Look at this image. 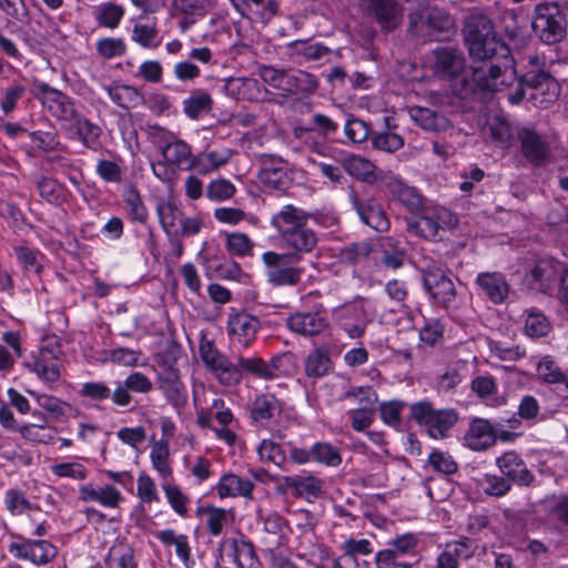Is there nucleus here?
I'll list each match as a JSON object with an SVG mask.
<instances>
[{"label": "nucleus", "instance_id": "obj_1", "mask_svg": "<svg viewBox=\"0 0 568 568\" xmlns=\"http://www.w3.org/2000/svg\"><path fill=\"white\" fill-rule=\"evenodd\" d=\"M463 37L469 55L489 64L473 69L471 77L463 79L464 99L484 102L493 92L501 91L516 79L515 61L509 47L498 37L491 19L483 12H470L463 22Z\"/></svg>", "mask_w": 568, "mask_h": 568}, {"label": "nucleus", "instance_id": "obj_2", "mask_svg": "<svg viewBox=\"0 0 568 568\" xmlns=\"http://www.w3.org/2000/svg\"><path fill=\"white\" fill-rule=\"evenodd\" d=\"M530 69L521 77L516 74L517 90L509 94L508 100L513 104H519L526 98V89L530 90L528 100L538 108H548L556 102L560 94V84L555 77L540 64L537 55L528 58Z\"/></svg>", "mask_w": 568, "mask_h": 568}, {"label": "nucleus", "instance_id": "obj_3", "mask_svg": "<svg viewBox=\"0 0 568 568\" xmlns=\"http://www.w3.org/2000/svg\"><path fill=\"white\" fill-rule=\"evenodd\" d=\"M532 30L547 43L560 42L567 33L566 16L556 2L539 3L535 8Z\"/></svg>", "mask_w": 568, "mask_h": 568}, {"label": "nucleus", "instance_id": "obj_4", "mask_svg": "<svg viewBox=\"0 0 568 568\" xmlns=\"http://www.w3.org/2000/svg\"><path fill=\"white\" fill-rule=\"evenodd\" d=\"M263 262L267 267V280L276 286H294L300 283L304 268L296 266L301 262L298 253L278 254L266 252Z\"/></svg>", "mask_w": 568, "mask_h": 568}, {"label": "nucleus", "instance_id": "obj_5", "mask_svg": "<svg viewBox=\"0 0 568 568\" xmlns=\"http://www.w3.org/2000/svg\"><path fill=\"white\" fill-rule=\"evenodd\" d=\"M412 417L418 425L425 426L430 437L442 439L457 423L458 414L454 409H434L429 402H419L410 406Z\"/></svg>", "mask_w": 568, "mask_h": 568}, {"label": "nucleus", "instance_id": "obj_6", "mask_svg": "<svg viewBox=\"0 0 568 568\" xmlns=\"http://www.w3.org/2000/svg\"><path fill=\"white\" fill-rule=\"evenodd\" d=\"M422 277L424 288L437 305L447 308L455 301L457 295L455 284L444 270L429 265L422 271Z\"/></svg>", "mask_w": 568, "mask_h": 568}, {"label": "nucleus", "instance_id": "obj_7", "mask_svg": "<svg viewBox=\"0 0 568 568\" xmlns=\"http://www.w3.org/2000/svg\"><path fill=\"white\" fill-rule=\"evenodd\" d=\"M517 139L520 142V151L524 158L535 166H544L551 156V149L546 139L530 129L517 131Z\"/></svg>", "mask_w": 568, "mask_h": 568}, {"label": "nucleus", "instance_id": "obj_8", "mask_svg": "<svg viewBox=\"0 0 568 568\" xmlns=\"http://www.w3.org/2000/svg\"><path fill=\"white\" fill-rule=\"evenodd\" d=\"M369 12L385 33L395 31L403 22V6L397 0H369Z\"/></svg>", "mask_w": 568, "mask_h": 568}, {"label": "nucleus", "instance_id": "obj_9", "mask_svg": "<svg viewBox=\"0 0 568 568\" xmlns=\"http://www.w3.org/2000/svg\"><path fill=\"white\" fill-rule=\"evenodd\" d=\"M466 446L471 450H485L496 444L497 427L488 419L475 418L465 435Z\"/></svg>", "mask_w": 568, "mask_h": 568}, {"label": "nucleus", "instance_id": "obj_10", "mask_svg": "<svg viewBox=\"0 0 568 568\" xmlns=\"http://www.w3.org/2000/svg\"><path fill=\"white\" fill-rule=\"evenodd\" d=\"M497 466L509 481L519 486L528 487L532 484L535 476L527 468L524 460L515 452H506L497 458Z\"/></svg>", "mask_w": 568, "mask_h": 568}, {"label": "nucleus", "instance_id": "obj_11", "mask_svg": "<svg viewBox=\"0 0 568 568\" xmlns=\"http://www.w3.org/2000/svg\"><path fill=\"white\" fill-rule=\"evenodd\" d=\"M435 72L442 77L454 78L464 70L465 58L463 52L453 47H443L434 51Z\"/></svg>", "mask_w": 568, "mask_h": 568}, {"label": "nucleus", "instance_id": "obj_12", "mask_svg": "<svg viewBox=\"0 0 568 568\" xmlns=\"http://www.w3.org/2000/svg\"><path fill=\"white\" fill-rule=\"evenodd\" d=\"M328 325L323 312L295 313L287 318V327L303 336H314Z\"/></svg>", "mask_w": 568, "mask_h": 568}, {"label": "nucleus", "instance_id": "obj_13", "mask_svg": "<svg viewBox=\"0 0 568 568\" xmlns=\"http://www.w3.org/2000/svg\"><path fill=\"white\" fill-rule=\"evenodd\" d=\"M352 202L361 220L377 232L388 230V219L379 204L368 201L362 202L355 192L352 193Z\"/></svg>", "mask_w": 568, "mask_h": 568}, {"label": "nucleus", "instance_id": "obj_14", "mask_svg": "<svg viewBox=\"0 0 568 568\" xmlns=\"http://www.w3.org/2000/svg\"><path fill=\"white\" fill-rule=\"evenodd\" d=\"M318 85V79L310 72L303 70L288 71L284 95L307 98L317 91Z\"/></svg>", "mask_w": 568, "mask_h": 568}, {"label": "nucleus", "instance_id": "obj_15", "mask_svg": "<svg viewBox=\"0 0 568 568\" xmlns=\"http://www.w3.org/2000/svg\"><path fill=\"white\" fill-rule=\"evenodd\" d=\"M428 38L444 40L455 30L454 18L444 9L427 7Z\"/></svg>", "mask_w": 568, "mask_h": 568}, {"label": "nucleus", "instance_id": "obj_16", "mask_svg": "<svg viewBox=\"0 0 568 568\" xmlns=\"http://www.w3.org/2000/svg\"><path fill=\"white\" fill-rule=\"evenodd\" d=\"M476 284L495 304L503 303L509 293V285L505 277L498 273H480Z\"/></svg>", "mask_w": 568, "mask_h": 568}, {"label": "nucleus", "instance_id": "obj_17", "mask_svg": "<svg viewBox=\"0 0 568 568\" xmlns=\"http://www.w3.org/2000/svg\"><path fill=\"white\" fill-rule=\"evenodd\" d=\"M282 240L287 246L294 248V253H298L301 257L303 253L312 252L317 245L316 234L306 225L300 229H284Z\"/></svg>", "mask_w": 568, "mask_h": 568}, {"label": "nucleus", "instance_id": "obj_18", "mask_svg": "<svg viewBox=\"0 0 568 568\" xmlns=\"http://www.w3.org/2000/svg\"><path fill=\"white\" fill-rule=\"evenodd\" d=\"M158 382L160 389L173 406L179 407L185 403L179 371L173 368L172 365H170L163 374L159 375Z\"/></svg>", "mask_w": 568, "mask_h": 568}, {"label": "nucleus", "instance_id": "obj_19", "mask_svg": "<svg viewBox=\"0 0 568 568\" xmlns=\"http://www.w3.org/2000/svg\"><path fill=\"white\" fill-rule=\"evenodd\" d=\"M227 325L230 333L236 335L239 342L245 346L255 337L261 326L256 317L245 312L231 315Z\"/></svg>", "mask_w": 568, "mask_h": 568}, {"label": "nucleus", "instance_id": "obj_20", "mask_svg": "<svg viewBox=\"0 0 568 568\" xmlns=\"http://www.w3.org/2000/svg\"><path fill=\"white\" fill-rule=\"evenodd\" d=\"M231 155L232 152L230 150H224L223 152H201L190 160L185 169L196 170L200 174L205 175L225 165L230 161Z\"/></svg>", "mask_w": 568, "mask_h": 568}, {"label": "nucleus", "instance_id": "obj_21", "mask_svg": "<svg viewBox=\"0 0 568 568\" xmlns=\"http://www.w3.org/2000/svg\"><path fill=\"white\" fill-rule=\"evenodd\" d=\"M283 481L294 490V496L312 501L323 494L322 480L314 476H285Z\"/></svg>", "mask_w": 568, "mask_h": 568}, {"label": "nucleus", "instance_id": "obj_22", "mask_svg": "<svg viewBox=\"0 0 568 568\" xmlns=\"http://www.w3.org/2000/svg\"><path fill=\"white\" fill-rule=\"evenodd\" d=\"M557 277L556 268L546 261L538 262L526 275V281L531 288L547 293Z\"/></svg>", "mask_w": 568, "mask_h": 568}, {"label": "nucleus", "instance_id": "obj_23", "mask_svg": "<svg viewBox=\"0 0 568 568\" xmlns=\"http://www.w3.org/2000/svg\"><path fill=\"white\" fill-rule=\"evenodd\" d=\"M253 488L254 484L251 480L229 474L221 478L217 485V493L222 498L235 496L252 498Z\"/></svg>", "mask_w": 568, "mask_h": 568}, {"label": "nucleus", "instance_id": "obj_24", "mask_svg": "<svg viewBox=\"0 0 568 568\" xmlns=\"http://www.w3.org/2000/svg\"><path fill=\"white\" fill-rule=\"evenodd\" d=\"M343 169L353 178L366 182L374 183L377 181L376 165L369 160L352 155L343 161Z\"/></svg>", "mask_w": 568, "mask_h": 568}, {"label": "nucleus", "instance_id": "obj_25", "mask_svg": "<svg viewBox=\"0 0 568 568\" xmlns=\"http://www.w3.org/2000/svg\"><path fill=\"white\" fill-rule=\"evenodd\" d=\"M333 363L327 347L313 349L305 361V373L308 377H322L332 369Z\"/></svg>", "mask_w": 568, "mask_h": 568}, {"label": "nucleus", "instance_id": "obj_26", "mask_svg": "<svg viewBox=\"0 0 568 568\" xmlns=\"http://www.w3.org/2000/svg\"><path fill=\"white\" fill-rule=\"evenodd\" d=\"M408 112L410 119L424 130L439 131L447 126V119L428 108L415 105Z\"/></svg>", "mask_w": 568, "mask_h": 568}, {"label": "nucleus", "instance_id": "obj_27", "mask_svg": "<svg viewBox=\"0 0 568 568\" xmlns=\"http://www.w3.org/2000/svg\"><path fill=\"white\" fill-rule=\"evenodd\" d=\"M43 105L48 108L52 115L60 120L72 121L75 119L77 110L73 101L59 90L53 95L48 97Z\"/></svg>", "mask_w": 568, "mask_h": 568}, {"label": "nucleus", "instance_id": "obj_28", "mask_svg": "<svg viewBox=\"0 0 568 568\" xmlns=\"http://www.w3.org/2000/svg\"><path fill=\"white\" fill-rule=\"evenodd\" d=\"M393 196L410 212H419L423 209V196L415 187L408 186L400 181L389 184Z\"/></svg>", "mask_w": 568, "mask_h": 568}, {"label": "nucleus", "instance_id": "obj_29", "mask_svg": "<svg viewBox=\"0 0 568 568\" xmlns=\"http://www.w3.org/2000/svg\"><path fill=\"white\" fill-rule=\"evenodd\" d=\"M406 222L409 232L425 240H434L442 229L437 217L427 213H423L416 219H407Z\"/></svg>", "mask_w": 568, "mask_h": 568}, {"label": "nucleus", "instance_id": "obj_30", "mask_svg": "<svg viewBox=\"0 0 568 568\" xmlns=\"http://www.w3.org/2000/svg\"><path fill=\"white\" fill-rule=\"evenodd\" d=\"M307 217L308 215L306 212L288 204L273 217L272 223L282 233L284 229H300L306 225Z\"/></svg>", "mask_w": 568, "mask_h": 568}, {"label": "nucleus", "instance_id": "obj_31", "mask_svg": "<svg viewBox=\"0 0 568 568\" xmlns=\"http://www.w3.org/2000/svg\"><path fill=\"white\" fill-rule=\"evenodd\" d=\"M28 366L47 383H54L61 377L59 359L49 358L38 353L37 357Z\"/></svg>", "mask_w": 568, "mask_h": 568}, {"label": "nucleus", "instance_id": "obj_32", "mask_svg": "<svg viewBox=\"0 0 568 568\" xmlns=\"http://www.w3.org/2000/svg\"><path fill=\"white\" fill-rule=\"evenodd\" d=\"M371 241H361L345 245L339 250L338 258L344 264H358L366 261L373 253Z\"/></svg>", "mask_w": 568, "mask_h": 568}, {"label": "nucleus", "instance_id": "obj_33", "mask_svg": "<svg viewBox=\"0 0 568 568\" xmlns=\"http://www.w3.org/2000/svg\"><path fill=\"white\" fill-rule=\"evenodd\" d=\"M213 100L207 92L193 91L183 102L184 113L191 119H197L202 113H209L212 110Z\"/></svg>", "mask_w": 568, "mask_h": 568}, {"label": "nucleus", "instance_id": "obj_34", "mask_svg": "<svg viewBox=\"0 0 568 568\" xmlns=\"http://www.w3.org/2000/svg\"><path fill=\"white\" fill-rule=\"evenodd\" d=\"M123 200L130 217L133 221L145 224L149 219V213L136 187L130 185L123 193Z\"/></svg>", "mask_w": 568, "mask_h": 568}, {"label": "nucleus", "instance_id": "obj_35", "mask_svg": "<svg viewBox=\"0 0 568 568\" xmlns=\"http://www.w3.org/2000/svg\"><path fill=\"white\" fill-rule=\"evenodd\" d=\"M276 410H280L276 397L273 394H262L253 402L251 417L255 422L268 420Z\"/></svg>", "mask_w": 568, "mask_h": 568}, {"label": "nucleus", "instance_id": "obj_36", "mask_svg": "<svg viewBox=\"0 0 568 568\" xmlns=\"http://www.w3.org/2000/svg\"><path fill=\"white\" fill-rule=\"evenodd\" d=\"M156 212L161 226L168 234L174 233L184 215L174 203L163 200L158 203Z\"/></svg>", "mask_w": 568, "mask_h": 568}, {"label": "nucleus", "instance_id": "obj_37", "mask_svg": "<svg viewBox=\"0 0 568 568\" xmlns=\"http://www.w3.org/2000/svg\"><path fill=\"white\" fill-rule=\"evenodd\" d=\"M105 90L112 101L125 110L135 106L142 100V95L134 87L113 85L106 87Z\"/></svg>", "mask_w": 568, "mask_h": 568}, {"label": "nucleus", "instance_id": "obj_38", "mask_svg": "<svg viewBox=\"0 0 568 568\" xmlns=\"http://www.w3.org/2000/svg\"><path fill=\"white\" fill-rule=\"evenodd\" d=\"M162 155L165 162L174 165L189 164L193 158L191 146L182 140L165 144L162 148Z\"/></svg>", "mask_w": 568, "mask_h": 568}, {"label": "nucleus", "instance_id": "obj_39", "mask_svg": "<svg viewBox=\"0 0 568 568\" xmlns=\"http://www.w3.org/2000/svg\"><path fill=\"white\" fill-rule=\"evenodd\" d=\"M234 560L239 568H256L258 560L252 542L231 540Z\"/></svg>", "mask_w": 568, "mask_h": 568}, {"label": "nucleus", "instance_id": "obj_40", "mask_svg": "<svg viewBox=\"0 0 568 568\" xmlns=\"http://www.w3.org/2000/svg\"><path fill=\"white\" fill-rule=\"evenodd\" d=\"M57 548L47 540H30L29 551L26 552V559L36 565H45L55 558Z\"/></svg>", "mask_w": 568, "mask_h": 568}, {"label": "nucleus", "instance_id": "obj_41", "mask_svg": "<svg viewBox=\"0 0 568 568\" xmlns=\"http://www.w3.org/2000/svg\"><path fill=\"white\" fill-rule=\"evenodd\" d=\"M493 140L501 148L507 149L515 142L517 131L501 118H495L489 125Z\"/></svg>", "mask_w": 568, "mask_h": 568}, {"label": "nucleus", "instance_id": "obj_42", "mask_svg": "<svg viewBox=\"0 0 568 568\" xmlns=\"http://www.w3.org/2000/svg\"><path fill=\"white\" fill-rule=\"evenodd\" d=\"M109 568H136L133 549L126 545L113 546L106 558Z\"/></svg>", "mask_w": 568, "mask_h": 568}, {"label": "nucleus", "instance_id": "obj_43", "mask_svg": "<svg viewBox=\"0 0 568 568\" xmlns=\"http://www.w3.org/2000/svg\"><path fill=\"white\" fill-rule=\"evenodd\" d=\"M538 376L546 383H564L568 389V376H566L559 366L548 356L544 357L537 366Z\"/></svg>", "mask_w": 568, "mask_h": 568}, {"label": "nucleus", "instance_id": "obj_44", "mask_svg": "<svg viewBox=\"0 0 568 568\" xmlns=\"http://www.w3.org/2000/svg\"><path fill=\"white\" fill-rule=\"evenodd\" d=\"M312 458L329 467L341 465L342 457L338 449L328 443H316L311 448Z\"/></svg>", "mask_w": 568, "mask_h": 568}, {"label": "nucleus", "instance_id": "obj_45", "mask_svg": "<svg viewBox=\"0 0 568 568\" xmlns=\"http://www.w3.org/2000/svg\"><path fill=\"white\" fill-rule=\"evenodd\" d=\"M258 179L265 187L271 190L284 191L288 185L286 168L261 169Z\"/></svg>", "mask_w": 568, "mask_h": 568}, {"label": "nucleus", "instance_id": "obj_46", "mask_svg": "<svg viewBox=\"0 0 568 568\" xmlns=\"http://www.w3.org/2000/svg\"><path fill=\"white\" fill-rule=\"evenodd\" d=\"M239 367L241 368L242 375L244 373L251 374L255 377L270 379L274 376L272 368L266 362L260 357H243L239 358Z\"/></svg>", "mask_w": 568, "mask_h": 568}, {"label": "nucleus", "instance_id": "obj_47", "mask_svg": "<svg viewBox=\"0 0 568 568\" xmlns=\"http://www.w3.org/2000/svg\"><path fill=\"white\" fill-rule=\"evenodd\" d=\"M199 353L202 362L211 373H214L215 369L227 359V357L215 347L213 341L204 338L201 341Z\"/></svg>", "mask_w": 568, "mask_h": 568}, {"label": "nucleus", "instance_id": "obj_48", "mask_svg": "<svg viewBox=\"0 0 568 568\" xmlns=\"http://www.w3.org/2000/svg\"><path fill=\"white\" fill-rule=\"evenodd\" d=\"M550 331V323L548 318L536 311L528 313L525 321V332L532 338L546 336Z\"/></svg>", "mask_w": 568, "mask_h": 568}, {"label": "nucleus", "instance_id": "obj_49", "mask_svg": "<svg viewBox=\"0 0 568 568\" xmlns=\"http://www.w3.org/2000/svg\"><path fill=\"white\" fill-rule=\"evenodd\" d=\"M169 444L164 440L155 443L152 447V465L163 477H168L172 474V469L169 465Z\"/></svg>", "mask_w": 568, "mask_h": 568}, {"label": "nucleus", "instance_id": "obj_50", "mask_svg": "<svg viewBox=\"0 0 568 568\" xmlns=\"http://www.w3.org/2000/svg\"><path fill=\"white\" fill-rule=\"evenodd\" d=\"M213 374L224 386H235L242 381V372L239 367V362L234 364L229 358L222 363Z\"/></svg>", "mask_w": 568, "mask_h": 568}, {"label": "nucleus", "instance_id": "obj_51", "mask_svg": "<svg viewBox=\"0 0 568 568\" xmlns=\"http://www.w3.org/2000/svg\"><path fill=\"white\" fill-rule=\"evenodd\" d=\"M293 53L303 55L307 60H317L329 52V49L318 43H310L306 40H295L288 43Z\"/></svg>", "mask_w": 568, "mask_h": 568}, {"label": "nucleus", "instance_id": "obj_52", "mask_svg": "<svg viewBox=\"0 0 568 568\" xmlns=\"http://www.w3.org/2000/svg\"><path fill=\"white\" fill-rule=\"evenodd\" d=\"M124 16V9L115 3H105L100 8L97 20L100 26L114 29Z\"/></svg>", "mask_w": 568, "mask_h": 568}, {"label": "nucleus", "instance_id": "obj_53", "mask_svg": "<svg viewBox=\"0 0 568 568\" xmlns=\"http://www.w3.org/2000/svg\"><path fill=\"white\" fill-rule=\"evenodd\" d=\"M172 7L185 16H204L212 3L210 0H172Z\"/></svg>", "mask_w": 568, "mask_h": 568}, {"label": "nucleus", "instance_id": "obj_54", "mask_svg": "<svg viewBox=\"0 0 568 568\" xmlns=\"http://www.w3.org/2000/svg\"><path fill=\"white\" fill-rule=\"evenodd\" d=\"M75 128L79 138L87 146H92L101 134V129L85 118L75 115Z\"/></svg>", "mask_w": 568, "mask_h": 568}, {"label": "nucleus", "instance_id": "obj_55", "mask_svg": "<svg viewBox=\"0 0 568 568\" xmlns=\"http://www.w3.org/2000/svg\"><path fill=\"white\" fill-rule=\"evenodd\" d=\"M428 464L438 473L445 475L455 474L458 469L454 458L445 452L434 450L428 456Z\"/></svg>", "mask_w": 568, "mask_h": 568}, {"label": "nucleus", "instance_id": "obj_56", "mask_svg": "<svg viewBox=\"0 0 568 568\" xmlns=\"http://www.w3.org/2000/svg\"><path fill=\"white\" fill-rule=\"evenodd\" d=\"M258 455L261 459L281 466L286 460V455L280 444L264 439L258 446Z\"/></svg>", "mask_w": 568, "mask_h": 568}, {"label": "nucleus", "instance_id": "obj_57", "mask_svg": "<svg viewBox=\"0 0 568 568\" xmlns=\"http://www.w3.org/2000/svg\"><path fill=\"white\" fill-rule=\"evenodd\" d=\"M158 33L155 26L135 24L132 30V40L144 48H156Z\"/></svg>", "mask_w": 568, "mask_h": 568}, {"label": "nucleus", "instance_id": "obj_58", "mask_svg": "<svg viewBox=\"0 0 568 568\" xmlns=\"http://www.w3.org/2000/svg\"><path fill=\"white\" fill-rule=\"evenodd\" d=\"M427 8L415 10L408 14L407 31L416 37L428 38Z\"/></svg>", "mask_w": 568, "mask_h": 568}, {"label": "nucleus", "instance_id": "obj_59", "mask_svg": "<svg viewBox=\"0 0 568 568\" xmlns=\"http://www.w3.org/2000/svg\"><path fill=\"white\" fill-rule=\"evenodd\" d=\"M372 144L377 150L392 153L403 148L404 139L392 132L379 133L372 138Z\"/></svg>", "mask_w": 568, "mask_h": 568}, {"label": "nucleus", "instance_id": "obj_60", "mask_svg": "<svg viewBox=\"0 0 568 568\" xmlns=\"http://www.w3.org/2000/svg\"><path fill=\"white\" fill-rule=\"evenodd\" d=\"M97 50L104 59H112L125 53L126 45L122 39L103 38L98 41Z\"/></svg>", "mask_w": 568, "mask_h": 568}, {"label": "nucleus", "instance_id": "obj_61", "mask_svg": "<svg viewBox=\"0 0 568 568\" xmlns=\"http://www.w3.org/2000/svg\"><path fill=\"white\" fill-rule=\"evenodd\" d=\"M235 193V186L225 179L212 181L206 187V195L212 200L224 201Z\"/></svg>", "mask_w": 568, "mask_h": 568}, {"label": "nucleus", "instance_id": "obj_62", "mask_svg": "<svg viewBox=\"0 0 568 568\" xmlns=\"http://www.w3.org/2000/svg\"><path fill=\"white\" fill-rule=\"evenodd\" d=\"M226 247L232 254L242 256L251 253L253 242L246 234L236 232L227 235Z\"/></svg>", "mask_w": 568, "mask_h": 568}, {"label": "nucleus", "instance_id": "obj_63", "mask_svg": "<svg viewBox=\"0 0 568 568\" xmlns=\"http://www.w3.org/2000/svg\"><path fill=\"white\" fill-rule=\"evenodd\" d=\"M40 196L49 203H58L61 197V185L54 179L42 176L38 183Z\"/></svg>", "mask_w": 568, "mask_h": 568}, {"label": "nucleus", "instance_id": "obj_64", "mask_svg": "<svg viewBox=\"0 0 568 568\" xmlns=\"http://www.w3.org/2000/svg\"><path fill=\"white\" fill-rule=\"evenodd\" d=\"M377 568H412L413 564L406 560H402L400 556H397L393 549H385L376 556Z\"/></svg>", "mask_w": 568, "mask_h": 568}]
</instances>
